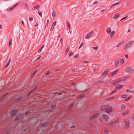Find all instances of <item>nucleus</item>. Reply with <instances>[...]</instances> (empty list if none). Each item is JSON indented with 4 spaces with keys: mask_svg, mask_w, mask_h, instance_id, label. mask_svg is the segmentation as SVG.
<instances>
[{
    "mask_svg": "<svg viewBox=\"0 0 134 134\" xmlns=\"http://www.w3.org/2000/svg\"><path fill=\"white\" fill-rule=\"evenodd\" d=\"M120 3V2H118L116 3H115L114 5H115V6L116 5H118Z\"/></svg>",
    "mask_w": 134,
    "mask_h": 134,
    "instance_id": "nucleus-57",
    "label": "nucleus"
},
{
    "mask_svg": "<svg viewBox=\"0 0 134 134\" xmlns=\"http://www.w3.org/2000/svg\"><path fill=\"white\" fill-rule=\"evenodd\" d=\"M93 48L95 50H97L98 48V46H96V47H93Z\"/></svg>",
    "mask_w": 134,
    "mask_h": 134,
    "instance_id": "nucleus-54",
    "label": "nucleus"
},
{
    "mask_svg": "<svg viewBox=\"0 0 134 134\" xmlns=\"http://www.w3.org/2000/svg\"><path fill=\"white\" fill-rule=\"evenodd\" d=\"M117 90L116 88H115L114 90H113L110 93V94L112 95L113 93L116 92L117 91Z\"/></svg>",
    "mask_w": 134,
    "mask_h": 134,
    "instance_id": "nucleus-30",
    "label": "nucleus"
},
{
    "mask_svg": "<svg viewBox=\"0 0 134 134\" xmlns=\"http://www.w3.org/2000/svg\"><path fill=\"white\" fill-rule=\"evenodd\" d=\"M125 71L126 72L128 73H132L133 69L131 68L127 67Z\"/></svg>",
    "mask_w": 134,
    "mask_h": 134,
    "instance_id": "nucleus-3",
    "label": "nucleus"
},
{
    "mask_svg": "<svg viewBox=\"0 0 134 134\" xmlns=\"http://www.w3.org/2000/svg\"><path fill=\"white\" fill-rule=\"evenodd\" d=\"M128 15H126L125 16V17H124V18H122L121 19V20L120 21L122 20H123L124 19H126L128 17Z\"/></svg>",
    "mask_w": 134,
    "mask_h": 134,
    "instance_id": "nucleus-38",
    "label": "nucleus"
},
{
    "mask_svg": "<svg viewBox=\"0 0 134 134\" xmlns=\"http://www.w3.org/2000/svg\"><path fill=\"white\" fill-rule=\"evenodd\" d=\"M39 7V5H36V6H35V7H34L33 8H32V9L33 10H35V9H38V8Z\"/></svg>",
    "mask_w": 134,
    "mask_h": 134,
    "instance_id": "nucleus-28",
    "label": "nucleus"
},
{
    "mask_svg": "<svg viewBox=\"0 0 134 134\" xmlns=\"http://www.w3.org/2000/svg\"><path fill=\"white\" fill-rule=\"evenodd\" d=\"M22 99V97H18L16 98H15L13 99V100L14 102H17L21 101Z\"/></svg>",
    "mask_w": 134,
    "mask_h": 134,
    "instance_id": "nucleus-9",
    "label": "nucleus"
},
{
    "mask_svg": "<svg viewBox=\"0 0 134 134\" xmlns=\"http://www.w3.org/2000/svg\"><path fill=\"white\" fill-rule=\"evenodd\" d=\"M69 48L68 47L67 48L66 50L65 51V52H66L67 53H68V52L69 51Z\"/></svg>",
    "mask_w": 134,
    "mask_h": 134,
    "instance_id": "nucleus-53",
    "label": "nucleus"
},
{
    "mask_svg": "<svg viewBox=\"0 0 134 134\" xmlns=\"http://www.w3.org/2000/svg\"><path fill=\"white\" fill-rule=\"evenodd\" d=\"M37 86H36L31 91H30L27 94V95L28 96H29L31 94V93L34 91L35 90H36V88L37 87Z\"/></svg>",
    "mask_w": 134,
    "mask_h": 134,
    "instance_id": "nucleus-14",
    "label": "nucleus"
},
{
    "mask_svg": "<svg viewBox=\"0 0 134 134\" xmlns=\"http://www.w3.org/2000/svg\"><path fill=\"white\" fill-rule=\"evenodd\" d=\"M9 131L8 130H6L4 132L6 134H9Z\"/></svg>",
    "mask_w": 134,
    "mask_h": 134,
    "instance_id": "nucleus-36",
    "label": "nucleus"
},
{
    "mask_svg": "<svg viewBox=\"0 0 134 134\" xmlns=\"http://www.w3.org/2000/svg\"><path fill=\"white\" fill-rule=\"evenodd\" d=\"M131 98V96H130L129 97H128L125 100H129V99H130V98Z\"/></svg>",
    "mask_w": 134,
    "mask_h": 134,
    "instance_id": "nucleus-40",
    "label": "nucleus"
},
{
    "mask_svg": "<svg viewBox=\"0 0 134 134\" xmlns=\"http://www.w3.org/2000/svg\"><path fill=\"white\" fill-rule=\"evenodd\" d=\"M12 38H11L9 41V46L10 47L12 44Z\"/></svg>",
    "mask_w": 134,
    "mask_h": 134,
    "instance_id": "nucleus-31",
    "label": "nucleus"
},
{
    "mask_svg": "<svg viewBox=\"0 0 134 134\" xmlns=\"http://www.w3.org/2000/svg\"><path fill=\"white\" fill-rule=\"evenodd\" d=\"M127 96V94H123L122 95V97L124 98H126Z\"/></svg>",
    "mask_w": 134,
    "mask_h": 134,
    "instance_id": "nucleus-26",
    "label": "nucleus"
},
{
    "mask_svg": "<svg viewBox=\"0 0 134 134\" xmlns=\"http://www.w3.org/2000/svg\"><path fill=\"white\" fill-rule=\"evenodd\" d=\"M56 105L55 104H53L51 106V108L53 109H55V108Z\"/></svg>",
    "mask_w": 134,
    "mask_h": 134,
    "instance_id": "nucleus-29",
    "label": "nucleus"
},
{
    "mask_svg": "<svg viewBox=\"0 0 134 134\" xmlns=\"http://www.w3.org/2000/svg\"><path fill=\"white\" fill-rule=\"evenodd\" d=\"M23 5H24V6H25V8H26L27 9L28 8V6L27 4L26 3H23Z\"/></svg>",
    "mask_w": 134,
    "mask_h": 134,
    "instance_id": "nucleus-25",
    "label": "nucleus"
},
{
    "mask_svg": "<svg viewBox=\"0 0 134 134\" xmlns=\"http://www.w3.org/2000/svg\"><path fill=\"white\" fill-rule=\"evenodd\" d=\"M33 20V19L32 18H29V20L30 22H31V21H32Z\"/></svg>",
    "mask_w": 134,
    "mask_h": 134,
    "instance_id": "nucleus-60",
    "label": "nucleus"
},
{
    "mask_svg": "<svg viewBox=\"0 0 134 134\" xmlns=\"http://www.w3.org/2000/svg\"><path fill=\"white\" fill-rule=\"evenodd\" d=\"M73 53L71 52H70V53L69 54V56H71L72 55V54H73Z\"/></svg>",
    "mask_w": 134,
    "mask_h": 134,
    "instance_id": "nucleus-51",
    "label": "nucleus"
},
{
    "mask_svg": "<svg viewBox=\"0 0 134 134\" xmlns=\"http://www.w3.org/2000/svg\"><path fill=\"white\" fill-rule=\"evenodd\" d=\"M118 122V120H116L115 121H112V122H110L108 124V125H110V126H115V124L116 123H117Z\"/></svg>",
    "mask_w": 134,
    "mask_h": 134,
    "instance_id": "nucleus-8",
    "label": "nucleus"
},
{
    "mask_svg": "<svg viewBox=\"0 0 134 134\" xmlns=\"http://www.w3.org/2000/svg\"><path fill=\"white\" fill-rule=\"evenodd\" d=\"M29 111H27L26 112H25V114L27 116L29 114Z\"/></svg>",
    "mask_w": 134,
    "mask_h": 134,
    "instance_id": "nucleus-44",
    "label": "nucleus"
},
{
    "mask_svg": "<svg viewBox=\"0 0 134 134\" xmlns=\"http://www.w3.org/2000/svg\"><path fill=\"white\" fill-rule=\"evenodd\" d=\"M115 6V5H114V4H113L111 5V8L113 7L114 6Z\"/></svg>",
    "mask_w": 134,
    "mask_h": 134,
    "instance_id": "nucleus-61",
    "label": "nucleus"
},
{
    "mask_svg": "<svg viewBox=\"0 0 134 134\" xmlns=\"http://www.w3.org/2000/svg\"><path fill=\"white\" fill-rule=\"evenodd\" d=\"M13 7H11V8L9 9L8 10H9V11L12 10L13 8Z\"/></svg>",
    "mask_w": 134,
    "mask_h": 134,
    "instance_id": "nucleus-56",
    "label": "nucleus"
},
{
    "mask_svg": "<svg viewBox=\"0 0 134 134\" xmlns=\"http://www.w3.org/2000/svg\"><path fill=\"white\" fill-rule=\"evenodd\" d=\"M20 2H18L17 3H16L15 4V5H13V7L14 8L15 7H16L17 5L18 4H20Z\"/></svg>",
    "mask_w": 134,
    "mask_h": 134,
    "instance_id": "nucleus-34",
    "label": "nucleus"
},
{
    "mask_svg": "<svg viewBox=\"0 0 134 134\" xmlns=\"http://www.w3.org/2000/svg\"><path fill=\"white\" fill-rule=\"evenodd\" d=\"M9 64H10L9 62H8V63L7 64L5 65V66L4 67V68H6L8 66V65Z\"/></svg>",
    "mask_w": 134,
    "mask_h": 134,
    "instance_id": "nucleus-48",
    "label": "nucleus"
},
{
    "mask_svg": "<svg viewBox=\"0 0 134 134\" xmlns=\"http://www.w3.org/2000/svg\"><path fill=\"white\" fill-rule=\"evenodd\" d=\"M115 31H112L110 35V37H112L115 34Z\"/></svg>",
    "mask_w": 134,
    "mask_h": 134,
    "instance_id": "nucleus-27",
    "label": "nucleus"
},
{
    "mask_svg": "<svg viewBox=\"0 0 134 134\" xmlns=\"http://www.w3.org/2000/svg\"><path fill=\"white\" fill-rule=\"evenodd\" d=\"M113 111V108L112 107H109H109L107 108H106V109L105 110V111L107 112L109 115V113H110L111 112H112Z\"/></svg>",
    "mask_w": 134,
    "mask_h": 134,
    "instance_id": "nucleus-4",
    "label": "nucleus"
},
{
    "mask_svg": "<svg viewBox=\"0 0 134 134\" xmlns=\"http://www.w3.org/2000/svg\"><path fill=\"white\" fill-rule=\"evenodd\" d=\"M119 69H118L113 71L112 73V75H114L116 74V73L119 71Z\"/></svg>",
    "mask_w": 134,
    "mask_h": 134,
    "instance_id": "nucleus-23",
    "label": "nucleus"
},
{
    "mask_svg": "<svg viewBox=\"0 0 134 134\" xmlns=\"http://www.w3.org/2000/svg\"><path fill=\"white\" fill-rule=\"evenodd\" d=\"M109 131L108 130H105V132L106 134H109Z\"/></svg>",
    "mask_w": 134,
    "mask_h": 134,
    "instance_id": "nucleus-42",
    "label": "nucleus"
},
{
    "mask_svg": "<svg viewBox=\"0 0 134 134\" xmlns=\"http://www.w3.org/2000/svg\"><path fill=\"white\" fill-rule=\"evenodd\" d=\"M18 111V110L17 109H15L13 110L11 113V115L12 116H13Z\"/></svg>",
    "mask_w": 134,
    "mask_h": 134,
    "instance_id": "nucleus-11",
    "label": "nucleus"
},
{
    "mask_svg": "<svg viewBox=\"0 0 134 134\" xmlns=\"http://www.w3.org/2000/svg\"><path fill=\"white\" fill-rule=\"evenodd\" d=\"M58 71H59V70L57 69H56L55 70V72H56V73L58 74L59 72Z\"/></svg>",
    "mask_w": 134,
    "mask_h": 134,
    "instance_id": "nucleus-50",
    "label": "nucleus"
},
{
    "mask_svg": "<svg viewBox=\"0 0 134 134\" xmlns=\"http://www.w3.org/2000/svg\"><path fill=\"white\" fill-rule=\"evenodd\" d=\"M44 45H42V47L40 48V49H39L38 51V53H40L41 52V51L42 49L44 47Z\"/></svg>",
    "mask_w": 134,
    "mask_h": 134,
    "instance_id": "nucleus-24",
    "label": "nucleus"
},
{
    "mask_svg": "<svg viewBox=\"0 0 134 134\" xmlns=\"http://www.w3.org/2000/svg\"><path fill=\"white\" fill-rule=\"evenodd\" d=\"M115 66L117 67L118 66L119 64V62L118 59H116L115 62Z\"/></svg>",
    "mask_w": 134,
    "mask_h": 134,
    "instance_id": "nucleus-18",
    "label": "nucleus"
},
{
    "mask_svg": "<svg viewBox=\"0 0 134 134\" xmlns=\"http://www.w3.org/2000/svg\"><path fill=\"white\" fill-rule=\"evenodd\" d=\"M98 115H99L98 113H97L95 115V117H96Z\"/></svg>",
    "mask_w": 134,
    "mask_h": 134,
    "instance_id": "nucleus-64",
    "label": "nucleus"
},
{
    "mask_svg": "<svg viewBox=\"0 0 134 134\" xmlns=\"http://www.w3.org/2000/svg\"><path fill=\"white\" fill-rule=\"evenodd\" d=\"M39 15L41 16V17H42V13H41L40 12V13H39Z\"/></svg>",
    "mask_w": 134,
    "mask_h": 134,
    "instance_id": "nucleus-63",
    "label": "nucleus"
},
{
    "mask_svg": "<svg viewBox=\"0 0 134 134\" xmlns=\"http://www.w3.org/2000/svg\"><path fill=\"white\" fill-rule=\"evenodd\" d=\"M104 83L103 81H102L99 80L96 83V84L97 86L102 84Z\"/></svg>",
    "mask_w": 134,
    "mask_h": 134,
    "instance_id": "nucleus-12",
    "label": "nucleus"
},
{
    "mask_svg": "<svg viewBox=\"0 0 134 134\" xmlns=\"http://www.w3.org/2000/svg\"><path fill=\"white\" fill-rule=\"evenodd\" d=\"M37 70H36L33 73L34 74V75H35L36 74V71H37Z\"/></svg>",
    "mask_w": 134,
    "mask_h": 134,
    "instance_id": "nucleus-59",
    "label": "nucleus"
},
{
    "mask_svg": "<svg viewBox=\"0 0 134 134\" xmlns=\"http://www.w3.org/2000/svg\"><path fill=\"white\" fill-rule=\"evenodd\" d=\"M110 82V80H108L107 81V82H105V83H104V84H107V83H109V82Z\"/></svg>",
    "mask_w": 134,
    "mask_h": 134,
    "instance_id": "nucleus-55",
    "label": "nucleus"
},
{
    "mask_svg": "<svg viewBox=\"0 0 134 134\" xmlns=\"http://www.w3.org/2000/svg\"><path fill=\"white\" fill-rule=\"evenodd\" d=\"M79 57V55L78 54H77L75 55V56L74 57H75V58H78Z\"/></svg>",
    "mask_w": 134,
    "mask_h": 134,
    "instance_id": "nucleus-49",
    "label": "nucleus"
},
{
    "mask_svg": "<svg viewBox=\"0 0 134 134\" xmlns=\"http://www.w3.org/2000/svg\"><path fill=\"white\" fill-rule=\"evenodd\" d=\"M83 63H89V62L88 61H83Z\"/></svg>",
    "mask_w": 134,
    "mask_h": 134,
    "instance_id": "nucleus-58",
    "label": "nucleus"
},
{
    "mask_svg": "<svg viewBox=\"0 0 134 134\" xmlns=\"http://www.w3.org/2000/svg\"><path fill=\"white\" fill-rule=\"evenodd\" d=\"M119 14V13H116L114 16L113 18L114 19H116L118 17Z\"/></svg>",
    "mask_w": 134,
    "mask_h": 134,
    "instance_id": "nucleus-20",
    "label": "nucleus"
},
{
    "mask_svg": "<svg viewBox=\"0 0 134 134\" xmlns=\"http://www.w3.org/2000/svg\"><path fill=\"white\" fill-rule=\"evenodd\" d=\"M115 86L117 90H118L122 87V85L119 84L116 85Z\"/></svg>",
    "mask_w": 134,
    "mask_h": 134,
    "instance_id": "nucleus-15",
    "label": "nucleus"
},
{
    "mask_svg": "<svg viewBox=\"0 0 134 134\" xmlns=\"http://www.w3.org/2000/svg\"><path fill=\"white\" fill-rule=\"evenodd\" d=\"M93 33V31H91V32L88 33L86 36L85 38L87 39L88 38L91 37L92 36Z\"/></svg>",
    "mask_w": 134,
    "mask_h": 134,
    "instance_id": "nucleus-5",
    "label": "nucleus"
},
{
    "mask_svg": "<svg viewBox=\"0 0 134 134\" xmlns=\"http://www.w3.org/2000/svg\"><path fill=\"white\" fill-rule=\"evenodd\" d=\"M52 16H53V18H54L56 16V13L55 12H53L52 13Z\"/></svg>",
    "mask_w": 134,
    "mask_h": 134,
    "instance_id": "nucleus-35",
    "label": "nucleus"
},
{
    "mask_svg": "<svg viewBox=\"0 0 134 134\" xmlns=\"http://www.w3.org/2000/svg\"><path fill=\"white\" fill-rule=\"evenodd\" d=\"M49 22V20H47V23L46 24V26H47L48 25V24Z\"/></svg>",
    "mask_w": 134,
    "mask_h": 134,
    "instance_id": "nucleus-62",
    "label": "nucleus"
},
{
    "mask_svg": "<svg viewBox=\"0 0 134 134\" xmlns=\"http://www.w3.org/2000/svg\"><path fill=\"white\" fill-rule=\"evenodd\" d=\"M67 26L70 29V24L69 23L68 21H67Z\"/></svg>",
    "mask_w": 134,
    "mask_h": 134,
    "instance_id": "nucleus-37",
    "label": "nucleus"
},
{
    "mask_svg": "<svg viewBox=\"0 0 134 134\" xmlns=\"http://www.w3.org/2000/svg\"><path fill=\"white\" fill-rule=\"evenodd\" d=\"M124 122L126 124L125 127L126 128H127L129 126L130 124V122L129 120L127 119H125Z\"/></svg>",
    "mask_w": 134,
    "mask_h": 134,
    "instance_id": "nucleus-10",
    "label": "nucleus"
},
{
    "mask_svg": "<svg viewBox=\"0 0 134 134\" xmlns=\"http://www.w3.org/2000/svg\"><path fill=\"white\" fill-rule=\"evenodd\" d=\"M120 62L121 63V64H122L124 63V60H123L122 59H121Z\"/></svg>",
    "mask_w": 134,
    "mask_h": 134,
    "instance_id": "nucleus-39",
    "label": "nucleus"
},
{
    "mask_svg": "<svg viewBox=\"0 0 134 134\" xmlns=\"http://www.w3.org/2000/svg\"><path fill=\"white\" fill-rule=\"evenodd\" d=\"M130 110H127L126 111H125L124 113H122V115L123 116H124L127 114L129 112Z\"/></svg>",
    "mask_w": 134,
    "mask_h": 134,
    "instance_id": "nucleus-19",
    "label": "nucleus"
},
{
    "mask_svg": "<svg viewBox=\"0 0 134 134\" xmlns=\"http://www.w3.org/2000/svg\"><path fill=\"white\" fill-rule=\"evenodd\" d=\"M23 115L21 114H19L14 119V120L15 121L19 120L22 119Z\"/></svg>",
    "mask_w": 134,
    "mask_h": 134,
    "instance_id": "nucleus-1",
    "label": "nucleus"
},
{
    "mask_svg": "<svg viewBox=\"0 0 134 134\" xmlns=\"http://www.w3.org/2000/svg\"><path fill=\"white\" fill-rule=\"evenodd\" d=\"M126 108L125 105L124 104H122L121 106V109L124 110Z\"/></svg>",
    "mask_w": 134,
    "mask_h": 134,
    "instance_id": "nucleus-32",
    "label": "nucleus"
},
{
    "mask_svg": "<svg viewBox=\"0 0 134 134\" xmlns=\"http://www.w3.org/2000/svg\"><path fill=\"white\" fill-rule=\"evenodd\" d=\"M49 125L48 122H47L41 124V126L43 127H47Z\"/></svg>",
    "mask_w": 134,
    "mask_h": 134,
    "instance_id": "nucleus-7",
    "label": "nucleus"
},
{
    "mask_svg": "<svg viewBox=\"0 0 134 134\" xmlns=\"http://www.w3.org/2000/svg\"><path fill=\"white\" fill-rule=\"evenodd\" d=\"M54 28V26H52L51 27L50 29V31H52L53 30Z\"/></svg>",
    "mask_w": 134,
    "mask_h": 134,
    "instance_id": "nucleus-46",
    "label": "nucleus"
},
{
    "mask_svg": "<svg viewBox=\"0 0 134 134\" xmlns=\"http://www.w3.org/2000/svg\"><path fill=\"white\" fill-rule=\"evenodd\" d=\"M109 107V105H103L101 106L100 107V110L102 111H103L106 108H108Z\"/></svg>",
    "mask_w": 134,
    "mask_h": 134,
    "instance_id": "nucleus-6",
    "label": "nucleus"
},
{
    "mask_svg": "<svg viewBox=\"0 0 134 134\" xmlns=\"http://www.w3.org/2000/svg\"><path fill=\"white\" fill-rule=\"evenodd\" d=\"M63 38H62L61 37L60 39V41L61 43L62 44V43H63Z\"/></svg>",
    "mask_w": 134,
    "mask_h": 134,
    "instance_id": "nucleus-47",
    "label": "nucleus"
},
{
    "mask_svg": "<svg viewBox=\"0 0 134 134\" xmlns=\"http://www.w3.org/2000/svg\"><path fill=\"white\" fill-rule=\"evenodd\" d=\"M50 73V71H48L46 72H45V74L46 75H47L49 74Z\"/></svg>",
    "mask_w": 134,
    "mask_h": 134,
    "instance_id": "nucleus-41",
    "label": "nucleus"
},
{
    "mask_svg": "<svg viewBox=\"0 0 134 134\" xmlns=\"http://www.w3.org/2000/svg\"><path fill=\"white\" fill-rule=\"evenodd\" d=\"M128 77H124L122 78L121 80L122 81H124L126 80V79H127Z\"/></svg>",
    "mask_w": 134,
    "mask_h": 134,
    "instance_id": "nucleus-33",
    "label": "nucleus"
},
{
    "mask_svg": "<svg viewBox=\"0 0 134 134\" xmlns=\"http://www.w3.org/2000/svg\"><path fill=\"white\" fill-rule=\"evenodd\" d=\"M126 91L127 92H131V93H132V92L133 93V92L131 91H129V90L128 89Z\"/></svg>",
    "mask_w": 134,
    "mask_h": 134,
    "instance_id": "nucleus-52",
    "label": "nucleus"
},
{
    "mask_svg": "<svg viewBox=\"0 0 134 134\" xmlns=\"http://www.w3.org/2000/svg\"><path fill=\"white\" fill-rule=\"evenodd\" d=\"M57 23V21H55L53 23L52 26H55L56 25Z\"/></svg>",
    "mask_w": 134,
    "mask_h": 134,
    "instance_id": "nucleus-45",
    "label": "nucleus"
},
{
    "mask_svg": "<svg viewBox=\"0 0 134 134\" xmlns=\"http://www.w3.org/2000/svg\"><path fill=\"white\" fill-rule=\"evenodd\" d=\"M103 118L105 120L107 121L109 119L108 116L105 114H103Z\"/></svg>",
    "mask_w": 134,
    "mask_h": 134,
    "instance_id": "nucleus-13",
    "label": "nucleus"
},
{
    "mask_svg": "<svg viewBox=\"0 0 134 134\" xmlns=\"http://www.w3.org/2000/svg\"><path fill=\"white\" fill-rule=\"evenodd\" d=\"M108 70H107L105 71L102 74L103 76L104 77L105 76L108 74Z\"/></svg>",
    "mask_w": 134,
    "mask_h": 134,
    "instance_id": "nucleus-16",
    "label": "nucleus"
},
{
    "mask_svg": "<svg viewBox=\"0 0 134 134\" xmlns=\"http://www.w3.org/2000/svg\"><path fill=\"white\" fill-rule=\"evenodd\" d=\"M106 31L108 34H110L111 31L110 28L109 27H108Z\"/></svg>",
    "mask_w": 134,
    "mask_h": 134,
    "instance_id": "nucleus-17",
    "label": "nucleus"
},
{
    "mask_svg": "<svg viewBox=\"0 0 134 134\" xmlns=\"http://www.w3.org/2000/svg\"><path fill=\"white\" fill-rule=\"evenodd\" d=\"M123 43V42H121L120 43H119L118 45H117V47H119L121 45V44Z\"/></svg>",
    "mask_w": 134,
    "mask_h": 134,
    "instance_id": "nucleus-43",
    "label": "nucleus"
},
{
    "mask_svg": "<svg viewBox=\"0 0 134 134\" xmlns=\"http://www.w3.org/2000/svg\"><path fill=\"white\" fill-rule=\"evenodd\" d=\"M121 80H120V79H118V80H117L116 81H115L114 82V85L116 84L117 83L119 82L120 81H121Z\"/></svg>",
    "mask_w": 134,
    "mask_h": 134,
    "instance_id": "nucleus-21",
    "label": "nucleus"
},
{
    "mask_svg": "<svg viewBox=\"0 0 134 134\" xmlns=\"http://www.w3.org/2000/svg\"><path fill=\"white\" fill-rule=\"evenodd\" d=\"M133 42V41H132L127 43L125 46V49L126 50L128 48L132 46Z\"/></svg>",
    "mask_w": 134,
    "mask_h": 134,
    "instance_id": "nucleus-2",
    "label": "nucleus"
},
{
    "mask_svg": "<svg viewBox=\"0 0 134 134\" xmlns=\"http://www.w3.org/2000/svg\"><path fill=\"white\" fill-rule=\"evenodd\" d=\"M95 115H91V118H90V121H91L92 120L95 118Z\"/></svg>",
    "mask_w": 134,
    "mask_h": 134,
    "instance_id": "nucleus-22",
    "label": "nucleus"
}]
</instances>
